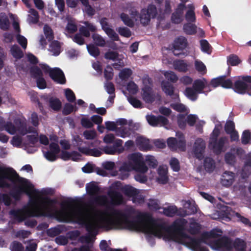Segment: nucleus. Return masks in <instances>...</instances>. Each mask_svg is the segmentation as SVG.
<instances>
[{
	"label": "nucleus",
	"mask_w": 251,
	"mask_h": 251,
	"mask_svg": "<svg viewBox=\"0 0 251 251\" xmlns=\"http://www.w3.org/2000/svg\"><path fill=\"white\" fill-rule=\"evenodd\" d=\"M110 212L112 215L119 216L122 219H105L103 221V226L107 230L112 229H127L130 231H140L147 228L145 222L149 223L151 227L150 232L155 236L161 237L163 231L171 232V237L176 242L183 243V240L190 239L192 237L185 232L187 221L183 218L178 219L168 226L161 221L155 219L148 213H142L136 217V220H130L129 216L114 209L109 206H106L105 213Z\"/></svg>",
	"instance_id": "obj_1"
},
{
	"label": "nucleus",
	"mask_w": 251,
	"mask_h": 251,
	"mask_svg": "<svg viewBox=\"0 0 251 251\" xmlns=\"http://www.w3.org/2000/svg\"><path fill=\"white\" fill-rule=\"evenodd\" d=\"M7 179L13 183H18L19 186L14 187L10 192L9 195L16 201H19L23 194L29 196L31 193L38 195L39 191L34 189V185L26 178L21 177L12 168L0 166V188H9L10 185L5 180Z\"/></svg>",
	"instance_id": "obj_2"
},
{
	"label": "nucleus",
	"mask_w": 251,
	"mask_h": 251,
	"mask_svg": "<svg viewBox=\"0 0 251 251\" xmlns=\"http://www.w3.org/2000/svg\"><path fill=\"white\" fill-rule=\"evenodd\" d=\"M57 201L49 197L37 196L34 199L30 198L29 205L31 209H28L27 213L31 217H52L58 215L60 212L54 208V205Z\"/></svg>",
	"instance_id": "obj_3"
},
{
	"label": "nucleus",
	"mask_w": 251,
	"mask_h": 251,
	"mask_svg": "<svg viewBox=\"0 0 251 251\" xmlns=\"http://www.w3.org/2000/svg\"><path fill=\"white\" fill-rule=\"evenodd\" d=\"M93 212L79 211L74 216L75 222L84 226L90 234L96 231L98 223L96 215L97 213L100 212L99 211L94 210Z\"/></svg>",
	"instance_id": "obj_4"
},
{
	"label": "nucleus",
	"mask_w": 251,
	"mask_h": 251,
	"mask_svg": "<svg viewBox=\"0 0 251 251\" xmlns=\"http://www.w3.org/2000/svg\"><path fill=\"white\" fill-rule=\"evenodd\" d=\"M129 162L123 166L126 171L134 170L137 172L145 173L148 170L142 154L140 152H135L129 154L128 156Z\"/></svg>",
	"instance_id": "obj_5"
},
{
	"label": "nucleus",
	"mask_w": 251,
	"mask_h": 251,
	"mask_svg": "<svg viewBox=\"0 0 251 251\" xmlns=\"http://www.w3.org/2000/svg\"><path fill=\"white\" fill-rule=\"evenodd\" d=\"M86 190L88 195L94 196L90 200L91 204L105 205L107 202V198L104 195L98 196L100 189L95 182L92 181L86 184Z\"/></svg>",
	"instance_id": "obj_6"
},
{
	"label": "nucleus",
	"mask_w": 251,
	"mask_h": 251,
	"mask_svg": "<svg viewBox=\"0 0 251 251\" xmlns=\"http://www.w3.org/2000/svg\"><path fill=\"white\" fill-rule=\"evenodd\" d=\"M157 14V10L155 5L149 4L147 9H143L139 18L141 23L144 25H148L151 21V18H154Z\"/></svg>",
	"instance_id": "obj_7"
},
{
	"label": "nucleus",
	"mask_w": 251,
	"mask_h": 251,
	"mask_svg": "<svg viewBox=\"0 0 251 251\" xmlns=\"http://www.w3.org/2000/svg\"><path fill=\"white\" fill-rule=\"evenodd\" d=\"M176 135L178 139L174 137H169L167 139V143L168 147L172 151L179 149L181 151H185L186 141L184 135L182 133H176Z\"/></svg>",
	"instance_id": "obj_8"
},
{
	"label": "nucleus",
	"mask_w": 251,
	"mask_h": 251,
	"mask_svg": "<svg viewBox=\"0 0 251 251\" xmlns=\"http://www.w3.org/2000/svg\"><path fill=\"white\" fill-rule=\"evenodd\" d=\"M209 245L211 248L216 250L224 249L227 251H231L233 249L232 240L226 236L210 242Z\"/></svg>",
	"instance_id": "obj_9"
},
{
	"label": "nucleus",
	"mask_w": 251,
	"mask_h": 251,
	"mask_svg": "<svg viewBox=\"0 0 251 251\" xmlns=\"http://www.w3.org/2000/svg\"><path fill=\"white\" fill-rule=\"evenodd\" d=\"M228 142V138L226 136H222L218 139H216L209 142V146L216 154H220L226 151L225 145Z\"/></svg>",
	"instance_id": "obj_10"
},
{
	"label": "nucleus",
	"mask_w": 251,
	"mask_h": 251,
	"mask_svg": "<svg viewBox=\"0 0 251 251\" xmlns=\"http://www.w3.org/2000/svg\"><path fill=\"white\" fill-rule=\"evenodd\" d=\"M188 42L187 39L183 36H179L176 38L174 41L173 46V53L175 56L183 54V51L187 47Z\"/></svg>",
	"instance_id": "obj_11"
},
{
	"label": "nucleus",
	"mask_w": 251,
	"mask_h": 251,
	"mask_svg": "<svg viewBox=\"0 0 251 251\" xmlns=\"http://www.w3.org/2000/svg\"><path fill=\"white\" fill-rule=\"evenodd\" d=\"M106 18H102L100 20V23L102 29L112 40L115 41L120 40L118 35L115 32L114 29L109 27Z\"/></svg>",
	"instance_id": "obj_12"
},
{
	"label": "nucleus",
	"mask_w": 251,
	"mask_h": 251,
	"mask_svg": "<svg viewBox=\"0 0 251 251\" xmlns=\"http://www.w3.org/2000/svg\"><path fill=\"white\" fill-rule=\"evenodd\" d=\"M205 149V143L201 138H198L195 142L194 146V154L195 157L200 160L204 158V152Z\"/></svg>",
	"instance_id": "obj_13"
},
{
	"label": "nucleus",
	"mask_w": 251,
	"mask_h": 251,
	"mask_svg": "<svg viewBox=\"0 0 251 251\" xmlns=\"http://www.w3.org/2000/svg\"><path fill=\"white\" fill-rule=\"evenodd\" d=\"M50 77L57 83L64 84L66 83V78L63 71L58 68H54L51 70L49 75Z\"/></svg>",
	"instance_id": "obj_14"
},
{
	"label": "nucleus",
	"mask_w": 251,
	"mask_h": 251,
	"mask_svg": "<svg viewBox=\"0 0 251 251\" xmlns=\"http://www.w3.org/2000/svg\"><path fill=\"white\" fill-rule=\"evenodd\" d=\"M142 98L143 100L147 103H152L155 100V96L152 89L145 86L142 89Z\"/></svg>",
	"instance_id": "obj_15"
},
{
	"label": "nucleus",
	"mask_w": 251,
	"mask_h": 251,
	"mask_svg": "<svg viewBox=\"0 0 251 251\" xmlns=\"http://www.w3.org/2000/svg\"><path fill=\"white\" fill-rule=\"evenodd\" d=\"M185 7L184 3H180L178 5L171 16V20L173 23L178 24L182 21L183 11Z\"/></svg>",
	"instance_id": "obj_16"
},
{
	"label": "nucleus",
	"mask_w": 251,
	"mask_h": 251,
	"mask_svg": "<svg viewBox=\"0 0 251 251\" xmlns=\"http://www.w3.org/2000/svg\"><path fill=\"white\" fill-rule=\"evenodd\" d=\"M108 195L113 205H119L123 203L124 198L123 195L119 192L112 190L108 193Z\"/></svg>",
	"instance_id": "obj_17"
},
{
	"label": "nucleus",
	"mask_w": 251,
	"mask_h": 251,
	"mask_svg": "<svg viewBox=\"0 0 251 251\" xmlns=\"http://www.w3.org/2000/svg\"><path fill=\"white\" fill-rule=\"evenodd\" d=\"M202 239L191 238L189 244L194 251H209L208 249L201 245Z\"/></svg>",
	"instance_id": "obj_18"
},
{
	"label": "nucleus",
	"mask_w": 251,
	"mask_h": 251,
	"mask_svg": "<svg viewBox=\"0 0 251 251\" xmlns=\"http://www.w3.org/2000/svg\"><path fill=\"white\" fill-rule=\"evenodd\" d=\"M248 84L242 80H236L232 89L237 93L239 94H245L247 93Z\"/></svg>",
	"instance_id": "obj_19"
},
{
	"label": "nucleus",
	"mask_w": 251,
	"mask_h": 251,
	"mask_svg": "<svg viewBox=\"0 0 251 251\" xmlns=\"http://www.w3.org/2000/svg\"><path fill=\"white\" fill-rule=\"evenodd\" d=\"M234 176L235 175L233 173L225 171L222 176L221 182L225 186H230L234 182Z\"/></svg>",
	"instance_id": "obj_20"
},
{
	"label": "nucleus",
	"mask_w": 251,
	"mask_h": 251,
	"mask_svg": "<svg viewBox=\"0 0 251 251\" xmlns=\"http://www.w3.org/2000/svg\"><path fill=\"white\" fill-rule=\"evenodd\" d=\"M78 150L81 153L86 155L94 157H99L101 155L102 152L99 149L94 148L89 149L87 147H78Z\"/></svg>",
	"instance_id": "obj_21"
},
{
	"label": "nucleus",
	"mask_w": 251,
	"mask_h": 251,
	"mask_svg": "<svg viewBox=\"0 0 251 251\" xmlns=\"http://www.w3.org/2000/svg\"><path fill=\"white\" fill-rule=\"evenodd\" d=\"M136 141L137 146L141 151H149L152 148L151 145L150 144V140L143 137H137Z\"/></svg>",
	"instance_id": "obj_22"
},
{
	"label": "nucleus",
	"mask_w": 251,
	"mask_h": 251,
	"mask_svg": "<svg viewBox=\"0 0 251 251\" xmlns=\"http://www.w3.org/2000/svg\"><path fill=\"white\" fill-rule=\"evenodd\" d=\"M184 208L185 211L184 214H182L183 217L194 214L197 212V206L194 202H191L190 201L185 202Z\"/></svg>",
	"instance_id": "obj_23"
},
{
	"label": "nucleus",
	"mask_w": 251,
	"mask_h": 251,
	"mask_svg": "<svg viewBox=\"0 0 251 251\" xmlns=\"http://www.w3.org/2000/svg\"><path fill=\"white\" fill-rule=\"evenodd\" d=\"M122 191L126 196L133 198L134 200L137 199L139 193L137 189L129 185H126L124 187Z\"/></svg>",
	"instance_id": "obj_24"
},
{
	"label": "nucleus",
	"mask_w": 251,
	"mask_h": 251,
	"mask_svg": "<svg viewBox=\"0 0 251 251\" xmlns=\"http://www.w3.org/2000/svg\"><path fill=\"white\" fill-rule=\"evenodd\" d=\"M158 174L159 175L157 178L158 182L162 184H166L168 181L167 168L163 166H160L158 169Z\"/></svg>",
	"instance_id": "obj_25"
},
{
	"label": "nucleus",
	"mask_w": 251,
	"mask_h": 251,
	"mask_svg": "<svg viewBox=\"0 0 251 251\" xmlns=\"http://www.w3.org/2000/svg\"><path fill=\"white\" fill-rule=\"evenodd\" d=\"M162 91L166 95L172 96L174 94L175 87L174 85L169 81L163 80L161 83Z\"/></svg>",
	"instance_id": "obj_26"
},
{
	"label": "nucleus",
	"mask_w": 251,
	"mask_h": 251,
	"mask_svg": "<svg viewBox=\"0 0 251 251\" xmlns=\"http://www.w3.org/2000/svg\"><path fill=\"white\" fill-rule=\"evenodd\" d=\"M174 69L182 73H186L188 71V65L183 60H177L174 62Z\"/></svg>",
	"instance_id": "obj_27"
},
{
	"label": "nucleus",
	"mask_w": 251,
	"mask_h": 251,
	"mask_svg": "<svg viewBox=\"0 0 251 251\" xmlns=\"http://www.w3.org/2000/svg\"><path fill=\"white\" fill-rule=\"evenodd\" d=\"M50 107L55 111H59L61 108V102L57 98L50 97L49 100Z\"/></svg>",
	"instance_id": "obj_28"
},
{
	"label": "nucleus",
	"mask_w": 251,
	"mask_h": 251,
	"mask_svg": "<svg viewBox=\"0 0 251 251\" xmlns=\"http://www.w3.org/2000/svg\"><path fill=\"white\" fill-rule=\"evenodd\" d=\"M233 248H234L236 251H246V243L240 239L236 238L234 242L232 241Z\"/></svg>",
	"instance_id": "obj_29"
},
{
	"label": "nucleus",
	"mask_w": 251,
	"mask_h": 251,
	"mask_svg": "<svg viewBox=\"0 0 251 251\" xmlns=\"http://www.w3.org/2000/svg\"><path fill=\"white\" fill-rule=\"evenodd\" d=\"M10 51L12 56L16 59H19L24 56L23 51L17 45L12 46Z\"/></svg>",
	"instance_id": "obj_30"
},
{
	"label": "nucleus",
	"mask_w": 251,
	"mask_h": 251,
	"mask_svg": "<svg viewBox=\"0 0 251 251\" xmlns=\"http://www.w3.org/2000/svg\"><path fill=\"white\" fill-rule=\"evenodd\" d=\"M204 167L208 172H212L215 167L214 160L210 157H207L204 160Z\"/></svg>",
	"instance_id": "obj_31"
},
{
	"label": "nucleus",
	"mask_w": 251,
	"mask_h": 251,
	"mask_svg": "<svg viewBox=\"0 0 251 251\" xmlns=\"http://www.w3.org/2000/svg\"><path fill=\"white\" fill-rule=\"evenodd\" d=\"M197 26L192 23H188L183 25L184 31L188 35H194L197 32Z\"/></svg>",
	"instance_id": "obj_32"
},
{
	"label": "nucleus",
	"mask_w": 251,
	"mask_h": 251,
	"mask_svg": "<svg viewBox=\"0 0 251 251\" xmlns=\"http://www.w3.org/2000/svg\"><path fill=\"white\" fill-rule=\"evenodd\" d=\"M29 12L30 15H28V22L29 24H37L39 22V16L38 12L34 9H30Z\"/></svg>",
	"instance_id": "obj_33"
},
{
	"label": "nucleus",
	"mask_w": 251,
	"mask_h": 251,
	"mask_svg": "<svg viewBox=\"0 0 251 251\" xmlns=\"http://www.w3.org/2000/svg\"><path fill=\"white\" fill-rule=\"evenodd\" d=\"M61 46L59 42L54 40L50 45V50L55 56L58 55L60 53Z\"/></svg>",
	"instance_id": "obj_34"
},
{
	"label": "nucleus",
	"mask_w": 251,
	"mask_h": 251,
	"mask_svg": "<svg viewBox=\"0 0 251 251\" xmlns=\"http://www.w3.org/2000/svg\"><path fill=\"white\" fill-rule=\"evenodd\" d=\"M184 93L189 99L192 101H195L197 99L198 93L193 88L186 87Z\"/></svg>",
	"instance_id": "obj_35"
},
{
	"label": "nucleus",
	"mask_w": 251,
	"mask_h": 251,
	"mask_svg": "<svg viewBox=\"0 0 251 251\" xmlns=\"http://www.w3.org/2000/svg\"><path fill=\"white\" fill-rule=\"evenodd\" d=\"M201 228V225L200 224L197 222H191L187 230L192 235H196L200 232Z\"/></svg>",
	"instance_id": "obj_36"
},
{
	"label": "nucleus",
	"mask_w": 251,
	"mask_h": 251,
	"mask_svg": "<svg viewBox=\"0 0 251 251\" xmlns=\"http://www.w3.org/2000/svg\"><path fill=\"white\" fill-rule=\"evenodd\" d=\"M205 87V85L204 82L200 79L195 80L193 85V88L198 94L202 93Z\"/></svg>",
	"instance_id": "obj_37"
},
{
	"label": "nucleus",
	"mask_w": 251,
	"mask_h": 251,
	"mask_svg": "<svg viewBox=\"0 0 251 251\" xmlns=\"http://www.w3.org/2000/svg\"><path fill=\"white\" fill-rule=\"evenodd\" d=\"M163 213L167 217H173L177 211V208L175 205H170L166 207H163Z\"/></svg>",
	"instance_id": "obj_38"
},
{
	"label": "nucleus",
	"mask_w": 251,
	"mask_h": 251,
	"mask_svg": "<svg viewBox=\"0 0 251 251\" xmlns=\"http://www.w3.org/2000/svg\"><path fill=\"white\" fill-rule=\"evenodd\" d=\"M10 26L9 20L5 15L0 16V28L3 30H7Z\"/></svg>",
	"instance_id": "obj_39"
},
{
	"label": "nucleus",
	"mask_w": 251,
	"mask_h": 251,
	"mask_svg": "<svg viewBox=\"0 0 251 251\" xmlns=\"http://www.w3.org/2000/svg\"><path fill=\"white\" fill-rule=\"evenodd\" d=\"M89 53L94 57H97L100 54V49L94 44H90L87 45Z\"/></svg>",
	"instance_id": "obj_40"
},
{
	"label": "nucleus",
	"mask_w": 251,
	"mask_h": 251,
	"mask_svg": "<svg viewBox=\"0 0 251 251\" xmlns=\"http://www.w3.org/2000/svg\"><path fill=\"white\" fill-rule=\"evenodd\" d=\"M10 214L13 216L15 219L20 222L23 221L25 219V215L24 212L20 209H13L10 211Z\"/></svg>",
	"instance_id": "obj_41"
},
{
	"label": "nucleus",
	"mask_w": 251,
	"mask_h": 251,
	"mask_svg": "<svg viewBox=\"0 0 251 251\" xmlns=\"http://www.w3.org/2000/svg\"><path fill=\"white\" fill-rule=\"evenodd\" d=\"M92 38L96 46L102 47L105 46V41L100 35L94 33Z\"/></svg>",
	"instance_id": "obj_42"
},
{
	"label": "nucleus",
	"mask_w": 251,
	"mask_h": 251,
	"mask_svg": "<svg viewBox=\"0 0 251 251\" xmlns=\"http://www.w3.org/2000/svg\"><path fill=\"white\" fill-rule=\"evenodd\" d=\"M30 73L34 78H37L40 76H43V74L41 69L37 66H34L30 68Z\"/></svg>",
	"instance_id": "obj_43"
},
{
	"label": "nucleus",
	"mask_w": 251,
	"mask_h": 251,
	"mask_svg": "<svg viewBox=\"0 0 251 251\" xmlns=\"http://www.w3.org/2000/svg\"><path fill=\"white\" fill-rule=\"evenodd\" d=\"M185 19L188 23H194L196 22V18L193 6H191L190 9L186 12Z\"/></svg>",
	"instance_id": "obj_44"
},
{
	"label": "nucleus",
	"mask_w": 251,
	"mask_h": 251,
	"mask_svg": "<svg viewBox=\"0 0 251 251\" xmlns=\"http://www.w3.org/2000/svg\"><path fill=\"white\" fill-rule=\"evenodd\" d=\"M120 18L125 25L130 27H132L134 26L133 21L129 18L127 14L122 13L120 15Z\"/></svg>",
	"instance_id": "obj_45"
},
{
	"label": "nucleus",
	"mask_w": 251,
	"mask_h": 251,
	"mask_svg": "<svg viewBox=\"0 0 251 251\" xmlns=\"http://www.w3.org/2000/svg\"><path fill=\"white\" fill-rule=\"evenodd\" d=\"M145 161L147 163L150 168H155L158 165V162L155 157L152 155H147L146 157Z\"/></svg>",
	"instance_id": "obj_46"
},
{
	"label": "nucleus",
	"mask_w": 251,
	"mask_h": 251,
	"mask_svg": "<svg viewBox=\"0 0 251 251\" xmlns=\"http://www.w3.org/2000/svg\"><path fill=\"white\" fill-rule=\"evenodd\" d=\"M4 130L8 133L14 135L17 131V128L11 122H5Z\"/></svg>",
	"instance_id": "obj_47"
},
{
	"label": "nucleus",
	"mask_w": 251,
	"mask_h": 251,
	"mask_svg": "<svg viewBox=\"0 0 251 251\" xmlns=\"http://www.w3.org/2000/svg\"><path fill=\"white\" fill-rule=\"evenodd\" d=\"M132 71L128 68H125L123 69L119 73V77L122 80H126L132 75Z\"/></svg>",
	"instance_id": "obj_48"
},
{
	"label": "nucleus",
	"mask_w": 251,
	"mask_h": 251,
	"mask_svg": "<svg viewBox=\"0 0 251 251\" xmlns=\"http://www.w3.org/2000/svg\"><path fill=\"white\" fill-rule=\"evenodd\" d=\"M115 131L116 135L123 138L129 137L130 135L129 132L126 129V128L123 126L117 127Z\"/></svg>",
	"instance_id": "obj_49"
},
{
	"label": "nucleus",
	"mask_w": 251,
	"mask_h": 251,
	"mask_svg": "<svg viewBox=\"0 0 251 251\" xmlns=\"http://www.w3.org/2000/svg\"><path fill=\"white\" fill-rule=\"evenodd\" d=\"M11 251H24V247L23 244L19 241H13L10 246Z\"/></svg>",
	"instance_id": "obj_50"
},
{
	"label": "nucleus",
	"mask_w": 251,
	"mask_h": 251,
	"mask_svg": "<svg viewBox=\"0 0 251 251\" xmlns=\"http://www.w3.org/2000/svg\"><path fill=\"white\" fill-rule=\"evenodd\" d=\"M195 67L196 70L202 74H205L206 73V68L204 63L200 60L195 61Z\"/></svg>",
	"instance_id": "obj_51"
},
{
	"label": "nucleus",
	"mask_w": 251,
	"mask_h": 251,
	"mask_svg": "<svg viewBox=\"0 0 251 251\" xmlns=\"http://www.w3.org/2000/svg\"><path fill=\"white\" fill-rule=\"evenodd\" d=\"M222 81L221 86L226 89L232 88L233 86V82L230 79H226L225 75H222Z\"/></svg>",
	"instance_id": "obj_52"
},
{
	"label": "nucleus",
	"mask_w": 251,
	"mask_h": 251,
	"mask_svg": "<svg viewBox=\"0 0 251 251\" xmlns=\"http://www.w3.org/2000/svg\"><path fill=\"white\" fill-rule=\"evenodd\" d=\"M165 78L172 83H176L178 80V77L173 72L168 71L164 74Z\"/></svg>",
	"instance_id": "obj_53"
},
{
	"label": "nucleus",
	"mask_w": 251,
	"mask_h": 251,
	"mask_svg": "<svg viewBox=\"0 0 251 251\" xmlns=\"http://www.w3.org/2000/svg\"><path fill=\"white\" fill-rule=\"evenodd\" d=\"M225 131L226 134H229L235 130V126L233 121L227 120L225 125Z\"/></svg>",
	"instance_id": "obj_54"
},
{
	"label": "nucleus",
	"mask_w": 251,
	"mask_h": 251,
	"mask_svg": "<svg viewBox=\"0 0 251 251\" xmlns=\"http://www.w3.org/2000/svg\"><path fill=\"white\" fill-rule=\"evenodd\" d=\"M170 165L174 172H178L180 170V167L179 162L178 160L175 157H173L171 159Z\"/></svg>",
	"instance_id": "obj_55"
},
{
	"label": "nucleus",
	"mask_w": 251,
	"mask_h": 251,
	"mask_svg": "<svg viewBox=\"0 0 251 251\" xmlns=\"http://www.w3.org/2000/svg\"><path fill=\"white\" fill-rule=\"evenodd\" d=\"M241 175L242 177L244 178L248 177L249 176L251 175V165L244 163V165L242 169Z\"/></svg>",
	"instance_id": "obj_56"
},
{
	"label": "nucleus",
	"mask_w": 251,
	"mask_h": 251,
	"mask_svg": "<svg viewBox=\"0 0 251 251\" xmlns=\"http://www.w3.org/2000/svg\"><path fill=\"white\" fill-rule=\"evenodd\" d=\"M44 31L46 39L49 42L52 41L54 38L52 29L49 26L45 25L44 27Z\"/></svg>",
	"instance_id": "obj_57"
},
{
	"label": "nucleus",
	"mask_w": 251,
	"mask_h": 251,
	"mask_svg": "<svg viewBox=\"0 0 251 251\" xmlns=\"http://www.w3.org/2000/svg\"><path fill=\"white\" fill-rule=\"evenodd\" d=\"M65 95L67 100L70 102H74L76 100L74 92L70 89L67 88L65 91Z\"/></svg>",
	"instance_id": "obj_58"
},
{
	"label": "nucleus",
	"mask_w": 251,
	"mask_h": 251,
	"mask_svg": "<svg viewBox=\"0 0 251 251\" xmlns=\"http://www.w3.org/2000/svg\"><path fill=\"white\" fill-rule=\"evenodd\" d=\"M187 120L185 114H179L177 118V124L180 128L184 129L186 126Z\"/></svg>",
	"instance_id": "obj_59"
},
{
	"label": "nucleus",
	"mask_w": 251,
	"mask_h": 251,
	"mask_svg": "<svg viewBox=\"0 0 251 251\" xmlns=\"http://www.w3.org/2000/svg\"><path fill=\"white\" fill-rule=\"evenodd\" d=\"M241 62L237 55L231 54L229 55L227 59V64L231 66H234L238 65Z\"/></svg>",
	"instance_id": "obj_60"
},
{
	"label": "nucleus",
	"mask_w": 251,
	"mask_h": 251,
	"mask_svg": "<svg viewBox=\"0 0 251 251\" xmlns=\"http://www.w3.org/2000/svg\"><path fill=\"white\" fill-rule=\"evenodd\" d=\"M251 134L249 130H245L243 131L241 137V142L243 145H247L249 143L251 140Z\"/></svg>",
	"instance_id": "obj_61"
},
{
	"label": "nucleus",
	"mask_w": 251,
	"mask_h": 251,
	"mask_svg": "<svg viewBox=\"0 0 251 251\" xmlns=\"http://www.w3.org/2000/svg\"><path fill=\"white\" fill-rule=\"evenodd\" d=\"M14 122L17 127V130H18L21 134L24 129L26 126V123L25 121L22 120L20 118L15 119Z\"/></svg>",
	"instance_id": "obj_62"
},
{
	"label": "nucleus",
	"mask_w": 251,
	"mask_h": 251,
	"mask_svg": "<svg viewBox=\"0 0 251 251\" xmlns=\"http://www.w3.org/2000/svg\"><path fill=\"white\" fill-rule=\"evenodd\" d=\"M118 32L120 35L129 38L131 36V31L129 28L126 27H120L118 29Z\"/></svg>",
	"instance_id": "obj_63"
},
{
	"label": "nucleus",
	"mask_w": 251,
	"mask_h": 251,
	"mask_svg": "<svg viewBox=\"0 0 251 251\" xmlns=\"http://www.w3.org/2000/svg\"><path fill=\"white\" fill-rule=\"evenodd\" d=\"M119 56V53L116 51L109 50L104 54V58L106 59L116 60Z\"/></svg>",
	"instance_id": "obj_64"
}]
</instances>
